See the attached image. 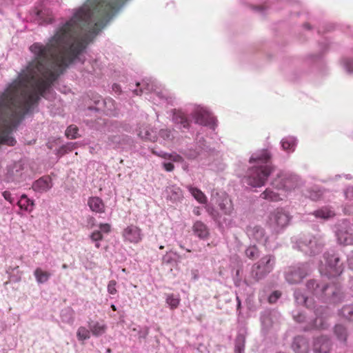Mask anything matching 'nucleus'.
<instances>
[{"instance_id":"obj_9","label":"nucleus","mask_w":353,"mask_h":353,"mask_svg":"<svg viewBox=\"0 0 353 353\" xmlns=\"http://www.w3.org/2000/svg\"><path fill=\"white\" fill-rule=\"evenodd\" d=\"M192 116L195 123L199 125L209 126L211 128H214L216 125L215 118L202 108L196 109Z\"/></svg>"},{"instance_id":"obj_32","label":"nucleus","mask_w":353,"mask_h":353,"mask_svg":"<svg viewBox=\"0 0 353 353\" xmlns=\"http://www.w3.org/2000/svg\"><path fill=\"white\" fill-rule=\"evenodd\" d=\"M90 330L87 329L83 326L78 328L77 332V336L79 341H85L90 337Z\"/></svg>"},{"instance_id":"obj_43","label":"nucleus","mask_w":353,"mask_h":353,"mask_svg":"<svg viewBox=\"0 0 353 353\" xmlns=\"http://www.w3.org/2000/svg\"><path fill=\"white\" fill-rule=\"evenodd\" d=\"M344 65L347 71L353 72V59H345Z\"/></svg>"},{"instance_id":"obj_44","label":"nucleus","mask_w":353,"mask_h":353,"mask_svg":"<svg viewBox=\"0 0 353 353\" xmlns=\"http://www.w3.org/2000/svg\"><path fill=\"white\" fill-rule=\"evenodd\" d=\"M72 150V146L67 145H63L60 148V149L58 151V154L61 156L65 154L68 151H71Z\"/></svg>"},{"instance_id":"obj_30","label":"nucleus","mask_w":353,"mask_h":353,"mask_svg":"<svg viewBox=\"0 0 353 353\" xmlns=\"http://www.w3.org/2000/svg\"><path fill=\"white\" fill-rule=\"evenodd\" d=\"M165 301L171 310H174L179 305L181 299L179 296L170 294L167 296Z\"/></svg>"},{"instance_id":"obj_38","label":"nucleus","mask_w":353,"mask_h":353,"mask_svg":"<svg viewBox=\"0 0 353 353\" xmlns=\"http://www.w3.org/2000/svg\"><path fill=\"white\" fill-rule=\"evenodd\" d=\"M159 136L165 140H170L172 137L171 131L168 129L161 130L159 132Z\"/></svg>"},{"instance_id":"obj_52","label":"nucleus","mask_w":353,"mask_h":353,"mask_svg":"<svg viewBox=\"0 0 353 353\" xmlns=\"http://www.w3.org/2000/svg\"><path fill=\"white\" fill-rule=\"evenodd\" d=\"M171 155H172V153H163V154H159L158 156L165 159H168V160H170L171 159Z\"/></svg>"},{"instance_id":"obj_58","label":"nucleus","mask_w":353,"mask_h":353,"mask_svg":"<svg viewBox=\"0 0 353 353\" xmlns=\"http://www.w3.org/2000/svg\"><path fill=\"white\" fill-rule=\"evenodd\" d=\"M317 311H319V309H317ZM319 312H316V315H319Z\"/></svg>"},{"instance_id":"obj_8","label":"nucleus","mask_w":353,"mask_h":353,"mask_svg":"<svg viewBox=\"0 0 353 353\" xmlns=\"http://www.w3.org/2000/svg\"><path fill=\"white\" fill-rule=\"evenodd\" d=\"M272 185L278 190L290 191L296 186V179L290 175L280 173L273 180Z\"/></svg>"},{"instance_id":"obj_56","label":"nucleus","mask_w":353,"mask_h":353,"mask_svg":"<svg viewBox=\"0 0 353 353\" xmlns=\"http://www.w3.org/2000/svg\"><path fill=\"white\" fill-rule=\"evenodd\" d=\"M99 246H100V244H99V243H97V244H96V247H97V248H99Z\"/></svg>"},{"instance_id":"obj_54","label":"nucleus","mask_w":353,"mask_h":353,"mask_svg":"<svg viewBox=\"0 0 353 353\" xmlns=\"http://www.w3.org/2000/svg\"><path fill=\"white\" fill-rule=\"evenodd\" d=\"M111 308H112V310L113 311H116V310H117V307H116V306H115L114 305H111Z\"/></svg>"},{"instance_id":"obj_14","label":"nucleus","mask_w":353,"mask_h":353,"mask_svg":"<svg viewBox=\"0 0 353 353\" xmlns=\"http://www.w3.org/2000/svg\"><path fill=\"white\" fill-rule=\"evenodd\" d=\"M88 205L90 210L97 214H103L105 212V205L99 196H90L88 199Z\"/></svg>"},{"instance_id":"obj_46","label":"nucleus","mask_w":353,"mask_h":353,"mask_svg":"<svg viewBox=\"0 0 353 353\" xmlns=\"http://www.w3.org/2000/svg\"><path fill=\"white\" fill-rule=\"evenodd\" d=\"M170 160L174 162H180V163L183 161V157L175 152L172 153Z\"/></svg>"},{"instance_id":"obj_13","label":"nucleus","mask_w":353,"mask_h":353,"mask_svg":"<svg viewBox=\"0 0 353 353\" xmlns=\"http://www.w3.org/2000/svg\"><path fill=\"white\" fill-rule=\"evenodd\" d=\"M247 234L250 238L254 239L259 243L265 244L267 241L264 229L259 225L248 227Z\"/></svg>"},{"instance_id":"obj_19","label":"nucleus","mask_w":353,"mask_h":353,"mask_svg":"<svg viewBox=\"0 0 353 353\" xmlns=\"http://www.w3.org/2000/svg\"><path fill=\"white\" fill-rule=\"evenodd\" d=\"M173 121L175 123L181 124L183 128H188L190 126V121L186 115L181 110H174Z\"/></svg>"},{"instance_id":"obj_47","label":"nucleus","mask_w":353,"mask_h":353,"mask_svg":"<svg viewBox=\"0 0 353 353\" xmlns=\"http://www.w3.org/2000/svg\"><path fill=\"white\" fill-rule=\"evenodd\" d=\"M2 194H3V198L6 201H9L10 203L13 202V198L12 196L11 193L9 191H4Z\"/></svg>"},{"instance_id":"obj_15","label":"nucleus","mask_w":353,"mask_h":353,"mask_svg":"<svg viewBox=\"0 0 353 353\" xmlns=\"http://www.w3.org/2000/svg\"><path fill=\"white\" fill-rule=\"evenodd\" d=\"M330 347V340L325 336H321L314 341V351L315 353H328Z\"/></svg>"},{"instance_id":"obj_57","label":"nucleus","mask_w":353,"mask_h":353,"mask_svg":"<svg viewBox=\"0 0 353 353\" xmlns=\"http://www.w3.org/2000/svg\"><path fill=\"white\" fill-rule=\"evenodd\" d=\"M163 248H164V246H163V245H161V246L159 247V249H161V250H163Z\"/></svg>"},{"instance_id":"obj_40","label":"nucleus","mask_w":353,"mask_h":353,"mask_svg":"<svg viewBox=\"0 0 353 353\" xmlns=\"http://www.w3.org/2000/svg\"><path fill=\"white\" fill-rule=\"evenodd\" d=\"M281 295V292H279V291H274L270 295V296L268 298L269 303H275L279 299Z\"/></svg>"},{"instance_id":"obj_2","label":"nucleus","mask_w":353,"mask_h":353,"mask_svg":"<svg viewBox=\"0 0 353 353\" xmlns=\"http://www.w3.org/2000/svg\"><path fill=\"white\" fill-rule=\"evenodd\" d=\"M272 155L268 150H262L252 156L250 163L256 165L249 170L246 183L252 187L264 185L274 170V166L270 161Z\"/></svg>"},{"instance_id":"obj_45","label":"nucleus","mask_w":353,"mask_h":353,"mask_svg":"<svg viewBox=\"0 0 353 353\" xmlns=\"http://www.w3.org/2000/svg\"><path fill=\"white\" fill-rule=\"evenodd\" d=\"M139 136L145 140H150V141L152 140V138L150 137V133L148 130H145L144 132L142 131H140L139 132Z\"/></svg>"},{"instance_id":"obj_22","label":"nucleus","mask_w":353,"mask_h":353,"mask_svg":"<svg viewBox=\"0 0 353 353\" xmlns=\"http://www.w3.org/2000/svg\"><path fill=\"white\" fill-rule=\"evenodd\" d=\"M34 275L38 283H43L48 281L51 274L48 271L43 270L40 268H37L34 272Z\"/></svg>"},{"instance_id":"obj_50","label":"nucleus","mask_w":353,"mask_h":353,"mask_svg":"<svg viewBox=\"0 0 353 353\" xmlns=\"http://www.w3.org/2000/svg\"><path fill=\"white\" fill-rule=\"evenodd\" d=\"M185 156L190 159H195L197 156V154L195 151H190V153H185Z\"/></svg>"},{"instance_id":"obj_26","label":"nucleus","mask_w":353,"mask_h":353,"mask_svg":"<svg viewBox=\"0 0 353 353\" xmlns=\"http://www.w3.org/2000/svg\"><path fill=\"white\" fill-rule=\"evenodd\" d=\"M292 347L296 352H301L307 350V344L305 339L301 336L295 337L292 343Z\"/></svg>"},{"instance_id":"obj_59","label":"nucleus","mask_w":353,"mask_h":353,"mask_svg":"<svg viewBox=\"0 0 353 353\" xmlns=\"http://www.w3.org/2000/svg\"><path fill=\"white\" fill-rule=\"evenodd\" d=\"M194 276L197 275L196 272H194Z\"/></svg>"},{"instance_id":"obj_25","label":"nucleus","mask_w":353,"mask_h":353,"mask_svg":"<svg viewBox=\"0 0 353 353\" xmlns=\"http://www.w3.org/2000/svg\"><path fill=\"white\" fill-rule=\"evenodd\" d=\"M21 209L32 211L34 205V201L28 198L26 194H23L17 203Z\"/></svg>"},{"instance_id":"obj_21","label":"nucleus","mask_w":353,"mask_h":353,"mask_svg":"<svg viewBox=\"0 0 353 353\" xmlns=\"http://www.w3.org/2000/svg\"><path fill=\"white\" fill-rule=\"evenodd\" d=\"M296 145V141L294 137H286L281 141V147L283 150L292 152L294 151Z\"/></svg>"},{"instance_id":"obj_31","label":"nucleus","mask_w":353,"mask_h":353,"mask_svg":"<svg viewBox=\"0 0 353 353\" xmlns=\"http://www.w3.org/2000/svg\"><path fill=\"white\" fill-rule=\"evenodd\" d=\"M334 334L339 340L345 341L347 339L346 328L342 325H336L334 327Z\"/></svg>"},{"instance_id":"obj_10","label":"nucleus","mask_w":353,"mask_h":353,"mask_svg":"<svg viewBox=\"0 0 353 353\" xmlns=\"http://www.w3.org/2000/svg\"><path fill=\"white\" fill-rule=\"evenodd\" d=\"M299 247L305 253L313 254L319 252L322 246L314 237L308 235L303 236L301 239Z\"/></svg>"},{"instance_id":"obj_18","label":"nucleus","mask_w":353,"mask_h":353,"mask_svg":"<svg viewBox=\"0 0 353 353\" xmlns=\"http://www.w3.org/2000/svg\"><path fill=\"white\" fill-rule=\"evenodd\" d=\"M192 228L194 233L200 239H206L209 236L208 227L201 221H196Z\"/></svg>"},{"instance_id":"obj_4","label":"nucleus","mask_w":353,"mask_h":353,"mask_svg":"<svg viewBox=\"0 0 353 353\" xmlns=\"http://www.w3.org/2000/svg\"><path fill=\"white\" fill-rule=\"evenodd\" d=\"M325 269L323 270L321 268L320 271L321 273L324 272V274L329 277H334L339 276L343 272V264L341 262L340 258L333 254H327L325 256Z\"/></svg>"},{"instance_id":"obj_33","label":"nucleus","mask_w":353,"mask_h":353,"mask_svg":"<svg viewBox=\"0 0 353 353\" xmlns=\"http://www.w3.org/2000/svg\"><path fill=\"white\" fill-rule=\"evenodd\" d=\"M79 128L76 125H71L68 127L65 130V136L71 139H74L78 137Z\"/></svg>"},{"instance_id":"obj_29","label":"nucleus","mask_w":353,"mask_h":353,"mask_svg":"<svg viewBox=\"0 0 353 353\" xmlns=\"http://www.w3.org/2000/svg\"><path fill=\"white\" fill-rule=\"evenodd\" d=\"M313 214L318 218H321L323 219H327L334 216L335 214L333 211L330 210L327 208H323L316 210Z\"/></svg>"},{"instance_id":"obj_16","label":"nucleus","mask_w":353,"mask_h":353,"mask_svg":"<svg viewBox=\"0 0 353 353\" xmlns=\"http://www.w3.org/2000/svg\"><path fill=\"white\" fill-rule=\"evenodd\" d=\"M219 207L225 215H231L234 212V205L228 196H223L219 202Z\"/></svg>"},{"instance_id":"obj_48","label":"nucleus","mask_w":353,"mask_h":353,"mask_svg":"<svg viewBox=\"0 0 353 353\" xmlns=\"http://www.w3.org/2000/svg\"><path fill=\"white\" fill-rule=\"evenodd\" d=\"M163 166L168 172H172L174 169V165L172 163H163Z\"/></svg>"},{"instance_id":"obj_35","label":"nucleus","mask_w":353,"mask_h":353,"mask_svg":"<svg viewBox=\"0 0 353 353\" xmlns=\"http://www.w3.org/2000/svg\"><path fill=\"white\" fill-rule=\"evenodd\" d=\"M259 250L255 246H250L245 250L246 256L250 259H254L258 256Z\"/></svg>"},{"instance_id":"obj_1","label":"nucleus","mask_w":353,"mask_h":353,"mask_svg":"<svg viewBox=\"0 0 353 353\" xmlns=\"http://www.w3.org/2000/svg\"><path fill=\"white\" fill-rule=\"evenodd\" d=\"M84 50L30 49L34 59L0 93V145H15L13 130Z\"/></svg>"},{"instance_id":"obj_3","label":"nucleus","mask_w":353,"mask_h":353,"mask_svg":"<svg viewBox=\"0 0 353 353\" xmlns=\"http://www.w3.org/2000/svg\"><path fill=\"white\" fill-rule=\"evenodd\" d=\"M275 264V257L272 255H266L259 261L254 264L250 271V283L258 282L270 273Z\"/></svg>"},{"instance_id":"obj_34","label":"nucleus","mask_w":353,"mask_h":353,"mask_svg":"<svg viewBox=\"0 0 353 353\" xmlns=\"http://www.w3.org/2000/svg\"><path fill=\"white\" fill-rule=\"evenodd\" d=\"M341 315L349 321H353V307L350 305L345 306L341 311Z\"/></svg>"},{"instance_id":"obj_37","label":"nucleus","mask_w":353,"mask_h":353,"mask_svg":"<svg viewBox=\"0 0 353 353\" xmlns=\"http://www.w3.org/2000/svg\"><path fill=\"white\" fill-rule=\"evenodd\" d=\"M117 282L114 280H111L109 281L108 284V292L110 294H116L117 293V290L116 288Z\"/></svg>"},{"instance_id":"obj_42","label":"nucleus","mask_w":353,"mask_h":353,"mask_svg":"<svg viewBox=\"0 0 353 353\" xmlns=\"http://www.w3.org/2000/svg\"><path fill=\"white\" fill-rule=\"evenodd\" d=\"M313 328L321 329L324 328V325L322 321V317L318 316L314 322V325H312Z\"/></svg>"},{"instance_id":"obj_11","label":"nucleus","mask_w":353,"mask_h":353,"mask_svg":"<svg viewBox=\"0 0 353 353\" xmlns=\"http://www.w3.org/2000/svg\"><path fill=\"white\" fill-rule=\"evenodd\" d=\"M307 288L311 291L313 294L316 296H322L323 295H327L328 293L326 292L330 290L331 293L333 295L336 294V292L333 290V287L330 285H321L320 286L315 281L310 280L307 283Z\"/></svg>"},{"instance_id":"obj_41","label":"nucleus","mask_w":353,"mask_h":353,"mask_svg":"<svg viewBox=\"0 0 353 353\" xmlns=\"http://www.w3.org/2000/svg\"><path fill=\"white\" fill-rule=\"evenodd\" d=\"M99 229L102 234L103 233L108 234L111 230V225L109 223H100Z\"/></svg>"},{"instance_id":"obj_5","label":"nucleus","mask_w":353,"mask_h":353,"mask_svg":"<svg viewBox=\"0 0 353 353\" xmlns=\"http://www.w3.org/2000/svg\"><path fill=\"white\" fill-rule=\"evenodd\" d=\"M270 221L274 229L279 231L289 224L290 216L288 212L283 208H277L272 212Z\"/></svg>"},{"instance_id":"obj_55","label":"nucleus","mask_w":353,"mask_h":353,"mask_svg":"<svg viewBox=\"0 0 353 353\" xmlns=\"http://www.w3.org/2000/svg\"><path fill=\"white\" fill-rule=\"evenodd\" d=\"M62 268L66 269V268H68V265L66 264H63L62 265Z\"/></svg>"},{"instance_id":"obj_49","label":"nucleus","mask_w":353,"mask_h":353,"mask_svg":"<svg viewBox=\"0 0 353 353\" xmlns=\"http://www.w3.org/2000/svg\"><path fill=\"white\" fill-rule=\"evenodd\" d=\"M344 213L349 215L353 214V205H346L344 208Z\"/></svg>"},{"instance_id":"obj_7","label":"nucleus","mask_w":353,"mask_h":353,"mask_svg":"<svg viewBox=\"0 0 353 353\" xmlns=\"http://www.w3.org/2000/svg\"><path fill=\"white\" fill-rule=\"evenodd\" d=\"M122 237L125 242L137 244L142 241L143 234L139 227L130 224L123 229Z\"/></svg>"},{"instance_id":"obj_53","label":"nucleus","mask_w":353,"mask_h":353,"mask_svg":"<svg viewBox=\"0 0 353 353\" xmlns=\"http://www.w3.org/2000/svg\"><path fill=\"white\" fill-rule=\"evenodd\" d=\"M236 300H237V302H238L237 307L239 308L241 307V301H240L239 297L236 298Z\"/></svg>"},{"instance_id":"obj_23","label":"nucleus","mask_w":353,"mask_h":353,"mask_svg":"<svg viewBox=\"0 0 353 353\" xmlns=\"http://www.w3.org/2000/svg\"><path fill=\"white\" fill-rule=\"evenodd\" d=\"M89 327L92 334L95 336L103 334L107 330L106 325L99 322H95L93 324H90Z\"/></svg>"},{"instance_id":"obj_27","label":"nucleus","mask_w":353,"mask_h":353,"mask_svg":"<svg viewBox=\"0 0 353 353\" xmlns=\"http://www.w3.org/2000/svg\"><path fill=\"white\" fill-rule=\"evenodd\" d=\"M188 189L198 202L200 203H205L207 202V197L199 189L192 186H188Z\"/></svg>"},{"instance_id":"obj_6","label":"nucleus","mask_w":353,"mask_h":353,"mask_svg":"<svg viewBox=\"0 0 353 353\" xmlns=\"http://www.w3.org/2000/svg\"><path fill=\"white\" fill-rule=\"evenodd\" d=\"M310 272L307 264L300 266L290 267L285 273V278L290 283H299Z\"/></svg>"},{"instance_id":"obj_28","label":"nucleus","mask_w":353,"mask_h":353,"mask_svg":"<svg viewBox=\"0 0 353 353\" xmlns=\"http://www.w3.org/2000/svg\"><path fill=\"white\" fill-rule=\"evenodd\" d=\"M261 197L270 201H279L281 200L278 193L268 188L261 194Z\"/></svg>"},{"instance_id":"obj_17","label":"nucleus","mask_w":353,"mask_h":353,"mask_svg":"<svg viewBox=\"0 0 353 353\" xmlns=\"http://www.w3.org/2000/svg\"><path fill=\"white\" fill-rule=\"evenodd\" d=\"M137 86H141L139 90H135L134 92L137 95H140L142 93H149L155 90L156 85L154 82L150 79L143 80L141 83H137Z\"/></svg>"},{"instance_id":"obj_12","label":"nucleus","mask_w":353,"mask_h":353,"mask_svg":"<svg viewBox=\"0 0 353 353\" xmlns=\"http://www.w3.org/2000/svg\"><path fill=\"white\" fill-rule=\"evenodd\" d=\"M52 187V181L49 176H45L35 181L32 188L37 192L43 193L48 191Z\"/></svg>"},{"instance_id":"obj_36","label":"nucleus","mask_w":353,"mask_h":353,"mask_svg":"<svg viewBox=\"0 0 353 353\" xmlns=\"http://www.w3.org/2000/svg\"><path fill=\"white\" fill-rule=\"evenodd\" d=\"M323 193L319 190H312L309 192L308 197L313 200L317 201L321 198Z\"/></svg>"},{"instance_id":"obj_51","label":"nucleus","mask_w":353,"mask_h":353,"mask_svg":"<svg viewBox=\"0 0 353 353\" xmlns=\"http://www.w3.org/2000/svg\"><path fill=\"white\" fill-rule=\"evenodd\" d=\"M345 196L346 198H353V188H348L345 191Z\"/></svg>"},{"instance_id":"obj_39","label":"nucleus","mask_w":353,"mask_h":353,"mask_svg":"<svg viewBox=\"0 0 353 353\" xmlns=\"http://www.w3.org/2000/svg\"><path fill=\"white\" fill-rule=\"evenodd\" d=\"M90 238L93 241H99L103 239V234L101 231L95 230L90 234Z\"/></svg>"},{"instance_id":"obj_20","label":"nucleus","mask_w":353,"mask_h":353,"mask_svg":"<svg viewBox=\"0 0 353 353\" xmlns=\"http://www.w3.org/2000/svg\"><path fill=\"white\" fill-rule=\"evenodd\" d=\"M337 238L340 244L347 245H353V233L347 231H339Z\"/></svg>"},{"instance_id":"obj_24","label":"nucleus","mask_w":353,"mask_h":353,"mask_svg":"<svg viewBox=\"0 0 353 353\" xmlns=\"http://www.w3.org/2000/svg\"><path fill=\"white\" fill-rule=\"evenodd\" d=\"M169 196L174 201H179L183 197V191L180 188L172 185L169 188Z\"/></svg>"}]
</instances>
